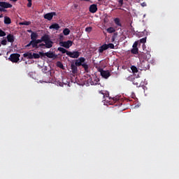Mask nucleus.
<instances>
[{"mask_svg": "<svg viewBox=\"0 0 179 179\" xmlns=\"http://www.w3.org/2000/svg\"><path fill=\"white\" fill-rule=\"evenodd\" d=\"M106 50H108V47H107V44L105 43L99 48L98 51L99 54H103V52H104V51H106Z\"/></svg>", "mask_w": 179, "mask_h": 179, "instance_id": "nucleus-16", "label": "nucleus"}, {"mask_svg": "<svg viewBox=\"0 0 179 179\" xmlns=\"http://www.w3.org/2000/svg\"><path fill=\"white\" fill-rule=\"evenodd\" d=\"M57 66H58V68H61V69H64V64L61 62H57Z\"/></svg>", "mask_w": 179, "mask_h": 179, "instance_id": "nucleus-34", "label": "nucleus"}, {"mask_svg": "<svg viewBox=\"0 0 179 179\" xmlns=\"http://www.w3.org/2000/svg\"><path fill=\"white\" fill-rule=\"evenodd\" d=\"M58 51H60V52H62V54H66V55H68V52H69V51H68L66 49L59 47L57 48Z\"/></svg>", "mask_w": 179, "mask_h": 179, "instance_id": "nucleus-21", "label": "nucleus"}, {"mask_svg": "<svg viewBox=\"0 0 179 179\" xmlns=\"http://www.w3.org/2000/svg\"><path fill=\"white\" fill-rule=\"evenodd\" d=\"M152 55H150V53L149 52H140L138 53V58L140 61H149L150 59V57Z\"/></svg>", "mask_w": 179, "mask_h": 179, "instance_id": "nucleus-6", "label": "nucleus"}, {"mask_svg": "<svg viewBox=\"0 0 179 179\" xmlns=\"http://www.w3.org/2000/svg\"><path fill=\"white\" fill-rule=\"evenodd\" d=\"M119 3L120 4V6H122L124 5V0H119Z\"/></svg>", "mask_w": 179, "mask_h": 179, "instance_id": "nucleus-43", "label": "nucleus"}, {"mask_svg": "<svg viewBox=\"0 0 179 179\" xmlns=\"http://www.w3.org/2000/svg\"><path fill=\"white\" fill-rule=\"evenodd\" d=\"M20 58V55L17 53L11 54L8 58L11 62H17Z\"/></svg>", "mask_w": 179, "mask_h": 179, "instance_id": "nucleus-9", "label": "nucleus"}, {"mask_svg": "<svg viewBox=\"0 0 179 179\" xmlns=\"http://www.w3.org/2000/svg\"><path fill=\"white\" fill-rule=\"evenodd\" d=\"M39 47H40L41 48H44V47H45V44H44V43L39 44V45H38V48H39Z\"/></svg>", "mask_w": 179, "mask_h": 179, "instance_id": "nucleus-42", "label": "nucleus"}, {"mask_svg": "<svg viewBox=\"0 0 179 179\" xmlns=\"http://www.w3.org/2000/svg\"><path fill=\"white\" fill-rule=\"evenodd\" d=\"M20 24L21 26H30V24H31V22L24 21V22H20Z\"/></svg>", "mask_w": 179, "mask_h": 179, "instance_id": "nucleus-26", "label": "nucleus"}, {"mask_svg": "<svg viewBox=\"0 0 179 179\" xmlns=\"http://www.w3.org/2000/svg\"><path fill=\"white\" fill-rule=\"evenodd\" d=\"M55 15H57L55 12L47 13L44 15V19H47V20H52V17H54Z\"/></svg>", "mask_w": 179, "mask_h": 179, "instance_id": "nucleus-13", "label": "nucleus"}, {"mask_svg": "<svg viewBox=\"0 0 179 179\" xmlns=\"http://www.w3.org/2000/svg\"><path fill=\"white\" fill-rule=\"evenodd\" d=\"M45 38V35H43L41 39H36V43L40 44V43H43V41L44 42Z\"/></svg>", "mask_w": 179, "mask_h": 179, "instance_id": "nucleus-30", "label": "nucleus"}, {"mask_svg": "<svg viewBox=\"0 0 179 179\" xmlns=\"http://www.w3.org/2000/svg\"><path fill=\"white\" fill-rule=\"evenodd\" d=\"M43 40H44L43 43H45V48H51L52 47L54 42L51 41V38H50V35L45 34V39Z\"/></svg>", "mask_w": 179, "mask_h": 179, "instance_id": "nucleus-4", "label": "nucleus"}, {"mask_svg": "<svg viewBox=\"0 0 179 179\" xmlns=\"http://www.w3.org/2000/svg\"><path fill=\"white\" fill-rule=\"evenodd\" d=\"M23 57L28 59H33V54H31V52H25L23 54Z\"/></svg>", "mask_w": 179, "mask_h": 179, "instance_id": "nucleus-20", "label": "nucleus"}, {"mask_svg": "<svg viewBox=\"0 0 179 179\" xmlns=\"http://www.w3.org/2000/svg\"><path fill=\"white\" fill-rule=\"evenodd\" d=\"M5 36H6V33L2 29H0V37H5Z\"/></svg>", "mask_w": 179, "mask_h": 179, "instance_id": "nucleus-36", "label": "nucleus"}, {"mask_svg": "<svg viewBox=\"0 0 179 179\" xmlns=\"http://www.w3.org/2000/svg\"><path fill=\"white\" fill-rule=\"evenodd\" d=\"M12 23V20H10V17H4V24H10Z\"/></svg>", "mask_w": 179, "mask_h": 179, "instance_id": "nucleus-23", "label": "nucleus"}, {"mask_svg": "<svg viewBox=\"0 0 179 179\" xmlns=\"http://www.w3.org/2000/svg\"><path fill=\"white\" fill-rule=\"evenodd\" d=\"M131 69L133 73H138V68H136V66H131Z\"/></svg>", "mask_w": 179, "mask_h": 179, "instance_id": "nucleus-31", "label": "nucleus"}, {"mask_svg": "<svg viewBox=\"0 0 179 179\" xmlns=\"http://www.w3.org/2000/svg\"><path fill=\"white\" fill-rule=\"evenodd\" d=\"M0 47H1V44H0Z\"/></svg>", "mask_w": 179, "mask_h": 179, "instance_id": "nucleus-51", "label": "nucleus"}, {"mask_svg": "<svg viewBox=\"0 0 179 179\" xmlns=\"http://www.w3.org/2000/svg\"><path fill=\"white\" fill-rule=\"evenodd\" d=\"M1 17H3V15L1 14V15H0V19H1Z\"/></svg>", "mask_w": 179, "mask_h": 179, "instance_id": "nucleus-49", "label": "nucleus"}, {"mask_svg": "<svg viewBox=\"0 0 179 179\" xmlns=\"http://www.w3.org/2000/svg\"><path fill=\"white\" fill-rule=\"evenodd\" d=\"M67 55L68 57H69L70 58H79V57H80V52L79 51H69L67 52Z\"/></svg>", "mask_w": 179, "mask_h": 179, "instance_id": "nucleus-8", "label": "nucleus"}, {"mask_svg": "<svg viewBox=\"0 0 179 179\" xmlns=\"http://www.w3.org/2000/svg\"><path fill=\"white\" fill-rule=\"evenodd\" d=\"M59 46L64 47V48H69L70 47H72L73 42L72 41H60L59 42Z\"/></svg>", "mask_w": 179, "mask_h": 179, "instance_id": "nucleus-7", "label": "nucleus"}, {"mask_svg": "<svg viewBox=\"0 0 179 179\" xmlns=\"http://www.w3.org/2000/svg\"><path fill=\"white\" fill-rule=\"evenodd\" d=\"M80 1H85L86 2H89L90 0H80Z\"/></svg>", "mask_w": 179, "mask_h": 179, "instance_id": "nucleus-48", "label": "nucleus"}, {"mask_svg": "<svg viewBox=\"0 0 179 179\" xmlns=\"http://www.w3.org/2000/svg\"><path fill=\"white\" fill-rule=\"evenodd\" d=\"M7 41H8V43L15 42V36H13V34H10L7 36Z\"/></svg>", "mask_w": 179, "mask_h": 179, "instance_id": "nucleus-18", "label": "nucleus"}, {"mask_svg": "<svg viewBox=\"0 0 179 179\" xmlns=\"http://www.w3.org/2000/svg\"><path fill=\"white\" fill-rule=\"evenodd\" d=\"M40 55H41L38 53H33L32 57L34 59H38V58H40Z\"/></svg>", "mask_w": 179, "mask_h": 179, "instance_id": "nucleus-32", "label": "nucleus"}, {"mask_svg": "<svg viewBox=\"0 0 179 179\" xmlns=\"http://www.w3.org/2000/svg\"><path fill=\"white\" fill-rule=\"evenodd\" d=\"M27 32H28V33H33V31H31V29H28V30H27Z\"/></svg>", "mask_w": 179, "mask_h": 179, "instance_id": "nucleus-45", "label": "nucleus"}, {"mask_svg": "<svg viewBox=\"0 0 179 179\" xmlns=\"http://www.w3.org/2000/svg\"><path fill=\"white\" fill-rule=\"evenodd\" d=\"M133 85H135L136 87H141L142 86V80L139 78H134Z\"/></svg>", "mask_w": 179, "mask_h": 179, "instance_id": "nucleus-12", "label": "nucleus"}, {"mask_svg": "<svg viewBox=\"0 0 179 179\" xmlns=\"http://www.w3.org/2000/svg\"><path fill=\"white\" fill-rule=\"evenodd\" d=\"M115 36H118V34L116 32L114 34V36L112 38V40L114 41V40H115Z\"/></svg>", "mask_w": 179, "mask_h": 179, "instance_id": "nucleus-44", "label": "nucleus"}, {"mask_svg": "<svg viewBox=\"0 0 179 179\" xmlns=\"http://www.w3.org/2000/svg\"><path fill=\"white\" fill-rule=\"evenodd\" d=\"M114 23L118 27H122V24H121V20H120V18H118V17L115 18L114 19Z\"/></svg>", "mask_w": 179, "mask_h": 179, "instance_id": "nucleus-19", "label": "nucleus"}, {"mask_svg": "<svg viewBox=\"0 0 179 179\" xmlns=\"http://www.w3.org/2000/svg\"><path fill=\"white\" fill-rule=\"evenodd\" d=\"M106 47H108V49L110 48L111 50H114V48H115V46L113 43L106 44Z\"/></svg>", "mask_w": 179, "mask_h": 179, "instance_id": "nucleus-33", "label": "nucleus"}, {"mask_svg": "<svg viewBox=\"0 0 179 179\" xmlns=\"http://www.w3.org/2000/svg\"><path fill=\"white\" fill-rule=\"evenodd\" d=\"M59 24L55 23L50 26V29H55V30H59Z\"/></svg>", "mask_w": 179, "mask_h": 179, "instance_id": "nucleus-24", "label": "nucleus"}, {"mask_svg": "<svg viewBox=\"0 0 179 179\" xmlns=\"http://www.w3.org/2000/svg\"><path fill=\"white\" fill-rule=\"evenodd\" d=\"M42 72L48 75V77L43 79L45 83H51V82H52V78H51V72L47 69V66H43L42 68Z\"/></svg>", "mask_w": 179, "mask_h": 179, "instance_id": "nucleus-2", "label": "nucleus"}, {"mask_svg": "<svg viewBox=\"0 0 179 179\" xmlns=\"http://www.w3.org/2000/svg\"><path fill=\"white\" fill-rule=\"evenodd\" d=\"M138 68L140 71H148L150 69L149 60H143L138 64Z\"/></svg>", "mask_w": 179, "mask_h": 179, "instance_id": "nucleus-3", "label": "nucleus"}, {"mask_svg": "<svg viewBox=\"0 0 179 179\" xmlns=\"http://www.w3.org/2000/svg\"><path fill=\"white\" fill-rule=\"evenodd\" d=\"M39 55H41V57H48V58H54L55 57V54L51 52H39Z\"/></svg>", "mask_w": 179, "mask_h": 179, "instance_id": "nucleus-11", "label": "nucleus"}, {"mask_svg": "<svg viewBox=\"0 0 179 179\" xmlns=\"http://www.w3.org/2000/svg\"><path fill=\"white\" fill-rule=\"evenodd\" d=\"M75 65L76 66H83L85 72H89V65L86 62V59L85 57H79L75 62Z\"/></svg>", "mask_w": 179, "mask_h": 179, "instance_id": "nucleus-1", "label": "nucleus"}, {"mask_svg": "<svg viewBox=\"0 0 179 179\" xmlns=\"http://www.w3.org/2000/svg\"><path fill=\"white\" fill-rule=\"evenodd\" d=\"M99 72H101V76H102V78H104V79H108V78L111 76L110 71H104L103 70V69H99Z\"/></svg>", "mask_w": 179, "mask_h": 179, "instance_id": "nucleus-10", "label": "nucleus"}, {"mask_svg": "<svg viewBox=\"0 0 179 179\" xmlns=\"http://www.w3.org/2000/svg\"><path fill=\"white\" fill-rule=\"evenodd\" d=\"M146 36L145 38H143L141 39H140L139 42L143 43V44H145V43H146Z\"/></svg>", "mask_w": 179, "mask_h": 179, "instance_id": "nucleus-38", "label": "nucleus"}, {"mask_svg": "<svg viewBox=\"0 0 179 179\" xmlns=\"http://www.w3.org/2000/svg\"><path fill=\"white\" fill-rule=\"evenodd\" d=\"M12 4L6 2V1H0V12H6V9L9 8H12Z\"/></svg>", "mask_w": 179, "mask_h": 179, "instance_id": "nucleus-5", "label": "nucleus"}, {"mask_svg": "<svg viewBox=\"0 0 179 179\" xmlns=\"http://www.w3.org/2000/svg\"><path fill=\"white\" fill-rule=\"evenodd\" d=\"M138 51H139V49H138V48H133L131 50V54H134L135 55H136V54H138Z\"/></svg>", "mask_w": 179, "mask_h": 179, "instance_id": "nucleus-27", "label": "nucleus"}, {"mask_svg": "<svg viewBox=\"0 0 179 179\" xmlns=\"http://www.w3.org/2000/svg\"><path fill=\"white\" fill-rule=\"evenodd\" d=\"M12 1L13 2H17V0H10Z\"/></svg>", "mask_w": 179, "mask_h": 179, "instance_id": "nucleus-47", "label": "nucleus"}, {"mask_svg": "<svg viewBox=\"0 0 179 179\" xmlns=\"http://www.w3.org/2000/svg\"><path fill=\"white\" fill-rule=\"evenodd\" d=\"M7 43H8V41H6V39H3V40L1 41V45H6Z\"/></svg>", "mask_w": 179, "mask_h": 179, "instance_id": "nucleus-39", "label": "nucleus"}, {"mask_svg": "<svg viewBox=\"0 0 179 179\" xmlns=\"http://www.w3.org/2000/svg\"><path fill=\"white\" fill-rule=\"evenodd\" d=\"M71 69L72 73H73L74 75H76V73H78V66L75 65V64L72 63L71 64Z\"/></svg>", "mask_w": 179, "mask_h": 179, "instance_id": "nucleus-17", "label": "nucleus"}, {"mask_svg": "<svg viewBox=\"0 0 179 179\" xmlns=\"http://www.w3.org/2000/svg\"><path fill=\"white\" fill-rule=\"evenodd\" d=\"M69 33H71V30H69L68 28H66L63 30V34L64 36H69Z\"/></svg>", "mask_w": 179, "mask_h": 179, "instance_id": "nucleus-29", "label": "nucleus"}, {"mask_svg": "<svg viewBox=\"0 0 179 179\" xmlns=\"http://www.w3.org/2000/svg\"><path fill=\"white\" fill-rule=\"evenodd\" d=\"M126 1H128V0H126Z\"/></svg>", "mask_w": 179, "mask_h": 179, "instance_id": "nucleus-52", "label": "nucleus"}, {"mask_svg": "<svg viewBox=\"0 0 179 179\" xmlns=\"http://www.w3.org/2000/svg\"><path fill=\"white\" fill-rule=\"evenodd\" d=\"M37 37H38V35L36 32H32L31 34V40L34 41L36 40Z\"/></svg>", "mask_w": 179, "mask_h": 179, "instance_id": "nucleus-25", "label": "nucleus"}, {"mask_svg": "<svg viewBox=\"0 0 179 179\" xmlns=\"http://www.w3.org/2000/svg\"><path fill=\"white\" fill-rule=\"evenodd\" d=\"M139 41H135L133 44V48H138V44Z\"/></svg>", "mask_w": 179, "mask_h": 179, "instance_id": "nucleus-40", "label": "nucleus"}, {"mask_svg": "<svg viewBox=\"0 0 179 179\" xmlns=\"http://www.w3.org/2000/svg\"><path fill=\"white\" fill-rule=\"evenodd\" d=\"M99 79L94 80V81H92L91 83V85L96 86V85H97L99 83Z\"/></svg>", "mask_w": 179, "mask_h": 179, "instance_id": "nucleus-37", "label": "nucleus"}, {"mask_svg": "<svg viewBox=\"0 0 179 179\" xmlns=\"http://www.w3.org/2000/svg\"><path fill=\"white\" fill-rule=\"evenodd\" d=\"M28 1V3H27V7L28 8H31V0H27Z\"/></svg>", "mask_w": 179, "mask_h": 179, "instance_id": "nucleus-41", "label": "nucleus"}, {"mask_svg": "<svg viewBox=\"0 0 179 179\" xmlns=\"http://www.w3.org/2000/svg\"><path fill=\"white\" fill-rule=\"evenodd\" d=\"M89 10L91 13H96V12H97V5L92 4L90 6Z\"/></svg>", "mask_w": 179, "mask_h": 179, "instance_id": "nucleus-15", "label": "nucleus"}, {"mask_svg": "<svg viewBox=\"0 0 179 179\" xmlns=\"http://www.w3.org/2000/svg\"><path fill=\"white\" fill-rule=\"evenodd\" d=\"M99 1H101V0H98Z\"/></svg>", "mask_w": 179, "mask_h": 179, "instance_id": "nucleus-50", "label": "nucleus"}, {"mask_svg": "<svg viewBox=\"0 0 179 179\" xmlns=\"http://www.w3.org/2000/svg\"><path fill=\"white\" fill-rule=\"evenodd\" d=\"M138 36L139 37H146L148 36V31L145 29L143 31L138 32Z\"/></svg>", "mask_w": 179, "mask_h": 179, "instance_id": "nucleus-22", "label": "nucleus"}, {"mask_svg": "<svg viewBox=\"0 0 179 179\" xmlns=\"http://www.w3.org/2000/svg\"><path fill=\"white\" fill-rule=\"evenodd\" d=\"M32 46V48H38V45L37 43V42L36 41V40L31 41H30V43H29L26 47L29 48L30 46Z\"/></svg>", "mask_w": 179, "mask_h": 179, "instance_id": "nucleus-14", "label": "nucleus"}, {"mask_svg": "<svg viewBox=\"0 0 179 179\" xmlns=\"http://www.w3.org/2000/svg\"><path fill=\"white\" fill-rule=\"evenodd\" d=\"M106 31H108L109 34L115 33V29H114L113 27H110L106 29Z\"/></svg>", "mask_w": 179, "mask_h": 179, "instance_id": "nucleus-28", "label": "nucleus"}, {"mask_svg": "<svg viewBox=\"0 0 179 179\" xmlns=\"http://www.w3.org/2000/svg\"><path fill=\"white\" fill-rule=\"evenodd\" d=\"M92 30H93V28L92 27H88L85 28V31H87V33H90Z\"/></svg>", "mask_w": 179, "mask_h": 179, "instance_id": "nucleus-35", "label": "nucleus"}, {"mask_svg": "<svg viewBox=\"0 0 179 179\" xmlns=\"http://www.w3.org/2000/svg\"><path fill=\"white\" fill-rule=\"evenodd\" d=\"M142 6H146V4L145 3H143Z\"/></svg>", "mask_w": 179, "mask_h": 179, "instance_id": "nucleus-46", "label": "nucleus"}]
</instances>
